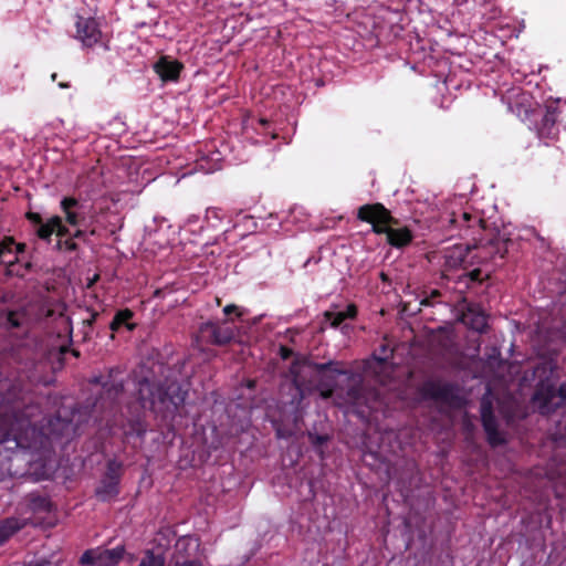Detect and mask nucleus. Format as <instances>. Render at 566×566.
Returning <instances> with one entry per match:
<instances>
[{
	"label": "nucleus",
	"mask_w": 566,
	"mask_h": 566,
	"mask_svg": "<svg viewBox=\"0 0 566 566\" xmlns=\"http://www.w3.org/2000/svg\"><path fill=\"white\" fill-rule=\"evenodd\" d=\"M358 218L373 224L377 233H386L390 244L402 247L411 240L410 232L407 229H392L391 224L397 221L390 216V212L380 203L365 205L358 210Z\"/></svg>",
	"instance_id": "1"
},
{
	"label": "nucleus",
	"mask_w": 566,
	"mask_h": 566,
	"mask_svg": "<svg viewBox=\"0 0 566 566\" xmlns=\"http://www.w3.org/2000/svg\"><path fill=\"white\" fill-rule=\"evenodd\" d=\"M139 395L144 408H149L164 416L172 412L185 400V394L175 384L170 385L167 391H163L148 381H143L140 382Z\"/></svg>",
	"instance_id": "2"
},
{
	"label": "nucleus",
	"mask_w": 566,
	"mask_h": 566,
	"mask_svg": "<svg viewBox=\"0 0 566 566\" xmlns=\"http://www.w3.org/2000/svg\"><path fill=\"white\" fill-rule=\"evenodd\" d=\"M168 566H203L199 539L192 536L178 538Z\"/></svg>",
	"instance_id": "3"
},
{
	"label": "nucleus",
	"mask_w": 566,
	"mask_h": 566,
	"mask_svg": "<svg viewBox=\"0 0 566 566\" xmlns=\"http://www.w3.org/2000/svg\"><path fill=\"white\" fill-rule=\"evenodd\" d=\"M566 400V384L558 390L551 386H542L535 394L533 401L542 413H549Z\"/></svg>",
	"instance_id": "4"
},
{
	"label": "nucleus",
	"mask_w": 566,
	"mask_h": 566,
	"mask_svg": "<svg viewBox=\"0 0 566 566\" xmlns=\"http://www.w3.org/2000/svg\"><path fill=\"white\" fill-rule=\"evenodd\" d=\"M125 548L117 546L112 549H91L81 557V563L87 566H116L124 557Z\"/></svg>",
	"instance_id": "5"
},
{
	"label": "nucleus",
	"mask_w": 566,
	"mask_h": 566,
	"mask_svg": "<svg viewBox=\"0 0 566 566\" xmlns=\"http://www.w3.org/2000/svg\"><path fill=\"white\" fill-rule=\"evenodd\" d=\"M200 333L216 345L228 344L234 338V332L231 327L220 326L211 322L203 324L200 328Z\"/></svg>",
	"instance_id": "6"
},
{
	"label": "nucleus",
	"mask_w": 566,
	"mask_h": 566,
	"mask_svg": "<svg viewBox=\"0 0 566 566\" xmlns=\"http://www.w3.org/2000/svg\"><path fill=\"white\" fill-rule=\"evenodd\" d=\"M76 29L77 38L86 46L94 45L101 38V31L96 21L93 19H84L80 17L76 22Z\"/></svg>",
	"instance_id": "7"
},
{
	"label": "nucleus",
	"mask_w": 566,
	"mask_h": 566,
	"mask_svg": "<svg viewBox=\"0 0 566 566\" xmlns=\"http://www.w3.org/2000/svg\"><path fill=\"white\" fill-rule=\"evenodd\" d=\"M61 210L70 226H80L85 220L84 206L73 197L62 199Z\"/></svg>",
	"instance_id": "8"
},
{
	"label": "nucleus",
	"mask_w": 566,
	"mask_h": 566,
	"mask_svg": "<svg viewBox=\"0 0 566 566\" xmlns=\"http://www.w3.org/2000/svg\"><path fill=\"white\" fill-rule=\"evenodd\" d=\"M154 67L163 81H175L178 78L182 65L176 60L163 56L155 63Z\"/></svg>",
	"instance_id": "9"
},
{
	"label": "nucleus",
	"mask_w": 566,
	"mask_h": 566,
	"mask_svg": "<svg viewBox=\"0 0 566 566\" xmlns=\"http://www.w3.org/2000/svg\"><path fill=\"white\" fill-rule=\"evenodd\" d=\"M481 417L490 443L493 446L502 443L503 440L496 430V424L494 417L492 415L491 405L486 401L482 402Z\"/></svg>",
	"instance_id": "10"
},
{
	"label": "nucleus",
	"mask_w": 566,
	"mask_h": 566,
	"mask_svg": "<svg viewBox=\"0 0 566 566\" xmlns=\"http://www.w3.org/2000/svg\"><path fill=\"white\" fill-rule=\"evenodd\" d=\"M67 232V228L62 223V219L57 216L50 218L45 223H41L36 230L39 238L44 240L49 239L53 233L57 237H64Z\"/></svg>",
	"instance_id": "11"
},
{
	"label": "nucleus",
	"mask_w": 566,
	"mask_h": 566,
	"mask_svg": "<svg viewBox=\"0 0 566 566\" xmlns=\"http://www.w3.org/2000/svg\"><path fill=\"white\" fill-rule=\"evenodd\" d=\"M27 525V518L18 520L14 517L7 518L0 524V545L10 536Z\"/></svg>",
	"instance_id": "12"
},
{
	"label": "nucleus",
	"mask_w": 566,
	"mask_h": 566,
	"mask_svg": "<svg viewBox=\"0 0 566 566\" xmlns=\"http://www.w3.org/2000/svg\"><path fill=\"white\" fill-rule=\"evenodd\" d=\"M23 244L14 245L12 239H7L0 243V259L7 263H13L15 260L17 252L22 251Z\"/></svg>",
	"instance_id": "13"
},
{
	"label": "nucleus",
	"mask_w": 566,
	"mask_h": 566,
	"mask_svg": "<svg viewBox=\"0 0 566 566\" xmlns=\"http://www.w3.org/2000/svg\"><path fill=\"white\" fill-rule=\"evenodd\" d=\"M165 556L161 551L147 549L137 566H165Z\"/></svg>",
	"instance_id": "14"
},
{
	"label": "nucleus",
	"mask_w": 566,
	"mask_h": 566,
	"mask_svg": "<svg viewBox=\"0 0 566 566\" xmlns=\"http://www.w3.org/2000/svg\"><path fill=\"white\" fill-rule=\"evenodd\" d=\"M463 321L478 332H482L486 327V316L482 313H473L470 311L464 314Z\"/></svg>",
	"instance_id": "15"
},
{
	"label": "nucleus",
	"mask_w": 566,
	"mask_h": 566,
	"mask_svg": "<svg viewBox=\"0 0 566 566\" xmlns=\"http://www.w3.org/2000/svg\"><path fill=\"white\" fill-rule=\"evenodd\" d=\"M470 250L469 247H455L451 250L450 254L447 255V263L449 266H459L465 258L467 252Z\"/></svg>",
	"instance_id": "16"
},
{
	"label": "nucleus",
	"mask_w": 566,
	"mask_h": 566,
	"mask_svg": "<svg viewBox=\"0 0 566 566\" xmlns=\"http://www.w3.org/2000/svg\"><path fill=\"white\" fill-rule=\"evenodd\" d=\"M356 315V307L355 305H348L347 311L345 312H338V313H326L327 317L332 318V326L336 327L338 326L345 318L354 317Z\"/></svg>",
	"instance_id": "17"
},
{
	"label": "nucleus",
	"mask_w": 566,
	"mask_h": 566,
	"mask_svg": "<svg viewBox=\"0 0 566 566\" xmlns=\"http://www.w3.org/2000/svg\"><path fill=\"white\" fill-rule=\"evenodd\" d=\"M132 316L133 313L128 310L117 313L111 324V328L117 329L119 326L126 325L129 331L133 329L134 325L128 322L132 318Z\"/></svg>",
	"instance_id": "18"
},
{
	"label": "nucleus",
	"mask_w": 566,
	"mask_h": 566,
	"mask_svg": "<svg viewBox=\"0 0 566 566\" xmlns=\"http://www.w3.org/2000/svg\"><path fill=\"white\" fill-rule=\"evenodd\" d=\"M48 507H49L48 501L45 499H42V497L34 499L30 503V509L32 511H35L38 509L46 510Z\"/></svg>",
	"instance_id": "19"
},
{
	"label": "nucleus",
	"mask_w": 566,
	"mask_h": 566,
	"mask_svg": "<svg viewBox=\"0 0 566 566\" xmlns=\"http://www.w3.org/2000/svg\"><path fill=\"white\" fill-rule=\"evenodd\" d=\"M11 438L17 442L18 446H22V442L12 431H6L3 433H0V443L6 442Z\"/></svg>",
	"instance_id": "20"
},
{
	"label": "nucleus",
	"mask_w": 566,
	"mask_h": 566,
	"mask_svg": "<svg viewBox=\"0 0 566 566\" xmlns=\"http://www.w3.org/2000/svg\"><path fill=\"white\" fill-rule=\"evenodd\" d=\"M75 247H76L75 243L70 241V240H65L64 242H62V241L57 242V248L59 249H63L64 248L66 250H74Z\"/></svg>",
	"instance_id": "21"
},
{
	"label": "nucleus",
	"mask_w": 566,
	"mask_h": 566,
	"mask_svg": "<svg viewBox=\"0 0 566 566\" xmlns=\"http://www.w3.org/2000/svg\"><path fill=\"white\" fill-rule=\"evenodd\" d=\"M234 312L237 313V315H238V316H240V315H241V313L239 312L238 307H237L235 305H233V304H231V305H227V306L223 308V313H224L226 315H229V314L234 313Z\"/></svg>",
	"instance_id": "22"
},
{
	"label": "nucleus",
	"mask_w": 566,
	"mask_h": 566,
	"mask_svg": "<svg viewBox=\"0 0 566 566\" xmlns=\"http://www.w3.org/2000/svg\"><path fill=\"white\" fill-rule=\"evenodd\" d=\"M28 218L33 223L39 224V226L41 224V217H40V214L34 213V212H29L28 213Z\"/></svg>",
	"instance_id": "23"
},
{
	"label": "nucleus",
	"mask_w": 566,
	"mask_h": 566,
	"mask_svg": "<svg viewBox=\"0 0 566 566\" xmlns=\"http://www.w3.org/2000/svg\"><path fill=\"white\" fill-rule=\"evenodd\" d=\"M348 397H349V401L353 402V403H356L357 402V390H350L348 392Z\"/></svg>",
	"instance_id": "24"
},
{
	"label": "nucleus",
	"mask_w": 566,
	"mask_h": 566,
	"mask_svg": "<svg viewBox=\"0 0 566 566\" xmlns=\"http://www.w3.org/2000/svg\"><path fill=\"white\" fill-rule=\"evenodd\" d=\"M332 394H333V391H332L331 389H328V390H322V391H321V396H322V398H324V399L329 398V397L332 396Z\"/></svg>",
	"instance_id": "25"
},
{
	"label": "nucleus",
	"mask_w": 566,
	"mask_h": 566,
	"mask_svg": "<svg viewBox=\"0 0 566 566\" xmlns=\"http://www.w3.org/2000/svg\"><path fill=\"white\" fill-rule=\"evenodd\" d=\"M479 274H480V271H479V270H474V271H472V272L470 273L471 280H478Z\"/></svg>",
	"instance_id": "26"
},
{
	"label": "nucleus",
	"mask_w": 566,
	"mask_h": 566,
	"mask_svg": "<svg viewBox=\"0 0 566 566\" xmlns=\"http://www.w3.org/2000/svg\"><path fill=\"white\" fill-rule=\"evenodd\" d=\"M13 313H10L9 315V322L11 323L12 326H18L19 323L13 318Z\"/></svg>",
	"instance_id": "27"
},
{
	"label": "nucleus",
	"mask_w": 566,
	"mask_h": 566,
	"mask_svg": "<svg viewBox=\"0 0 566 566\" xmlns=\"http://www.w3.org/2000/svg\"><path fill=\"white\" fill-rule=\"evenodd\" d=\"M462 218H463V220H464L465 222H468V221L471 219V216H470V213H468V212H463V213H462Z\"/></svg>",
	"instance_id": "28"
},
{
	"label": "nucleus",
	"mask_w": 566,
	"mask_h": 566,
	"mask_svg": "<svg viewBox=\"0 0 566 566\" xmlns=\"http://www.w3.org/2000/svg\"><path fill=\"white\" fill-rule=\"evenodd\" d=\"M315 367L318 369V370H325L327 368V365L326 364H323V365H315Z\"/></svg>",
	"instance_id": "29"
},
{
	"label": "nucleus",
	"mask_w": 566,
	"mask_h": 566,
	"mask_svg": "<svg viewBox=\"0 0 566 566\" xmlns=\"http://www.w3.org/2000/svg\"><path fill=\"white\" fill-rule=\"evenodd\" d=\"M421 305H429L430 302L428 298H423L421 302H420Z\"/></svg>",
	"instance_id": "30"
},
{
	"label": "nucleus",
	"mask_w": 566,
	"mask_h": 566,
	"mask_svg": "<svg viewBox=\"0 0 566 566\" xmlns=\"http://www.w3.org/2000/svg\"><path fill=\"white\" fill-rule=\"evenodd\" d=\"M437 295H439V291H437V290L432 291L431 296H437Z\"/></svg>",
	"instance_id": "31"
},
{
	"label": "nucleus",
	"mask_w": 566,
	"mask_h": 566,
	"mask_svg": "<svg viewBox=\"0 0 566 566\" xmlns=\"http://www.w3.org/2000/svg\"><path fill=\"white\" fill-rule=\"evenodd\" d=\"M82 234V231H76L75 237H80Z\"/></svg>",
	"instance_id": "32"
},
{
	"label": "nucleus",
	"mask_w": 566,
	"mask_h": 566,
	"mask_svg": "<svg viewBox=\"0 0 566 566\" xmlns=\"http://www.w3.org/2000/svg\"><path fill=\"white\" fill-rule=\"evenodd\" d=\"M295 385L297 386V388H300V382L297 379L294 380Z\"/></svg>",
	"instance_id": "33"
},
{
	"label": "nucleus",
	"mask_w": 566,
	"mask_h": 566,
	"mask_svg": "<svg viewBox=\"0 0 566 566\" xmlns=\"http://www.w3.org/2000/svg\"><path fill=\"white\" fill-rule=\"evenodd\" d=\"M96 279H97V275H94V279L92 280V282L88 285H91Z\"/></svg>",
	"instance_id": "34"
}]
</instances>
